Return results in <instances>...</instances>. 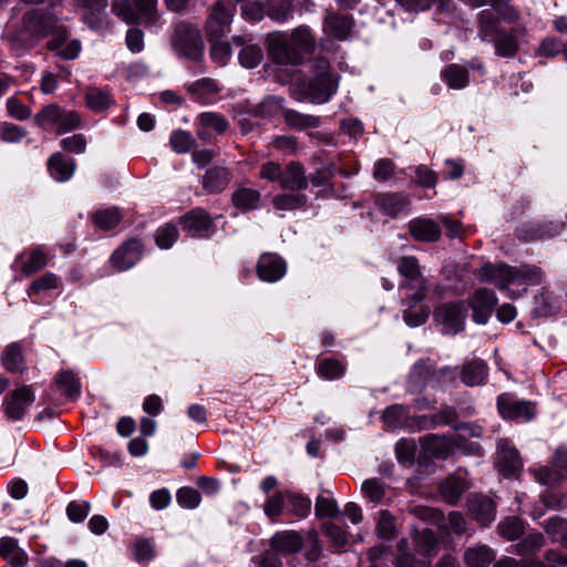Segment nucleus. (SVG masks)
<instances>
[{
    "instance_id": "52",
    "label": "nucleus",
    "mask_w": 567,
    "mask_h": 567,
    "mask_svg": "<svg viewBox=\"0 0 567 567\" xmlns=\"http://www.w3.org/2000/svg\"><path fill=\"white\" fill-rule=\"evenodd\" d=\"M178 237V229L175 225L166 224L165 226L157 229L155 234V240L158 247L167 249L173 246Z\"/></svg>"
},
{
    "instance_id": "40",
    "label": "nucleus",
    "mask_w": 567,
    "mask_h": 567,
    "mask_svg": "<svg viewBox=\"0 0 567 567\" xmlns=\"http://www.w3.org/2000/svg\"><path fill=\"white\" fill-rule=\"evenodd\" d=\"M307 200L303 194H279L274 197L272 204L278 210H293L303 207Z\"/></svg>"
},
{
    "instance_id": "36",
    "label": "nucleus",
    "mask_w": 567,
    "mask_h": 567,
    "mask_svg": "<svg viewBox=\"0 0 567 567\" xmlns=\"http://www.w3.org/2000/svg\"><path fill=\"white\" fill-rule=\"evenodd\" d=\"M406 11L419 12L427 10L432 3L437 4V9L443 12H450L454 4L452 0H396Z\"/></svg>"
},
{
    "instance_id": "39",
    "label": "nucleus",
    "mask_w": 567,
    "mask_h": 567,
    "mask_svg": "<svg viewBox=\"0 0 567 567\" xmlns=\"http://www.w3.org/2000/svg\"><path fill=\"white\" fill-rule=\"evenodd\" d=\"M56 385L68 398H76L81 392V384L71 371H63L56 377Z\"/></svg>"
},
{
    "instance_id": "20",
    "label": "nucleus",
    "mask_w": 567,
    "mask_h": 567,
    "mask_svg": "<svg viewBox=\"0 0 567 567\" xmlns=\"http://www.w3.org/2000/svg\"><path fill=\"white\" fill-rule=\"evenodd\" d=\"M375 204L385 215L396 217L408 209L410 200L402 194H379Z\"/></svg>"
},
{
    "instance_id": "42",
    "label": "nucleus",
    "mask_w": 567,
    "mask_h": 567,
    "mask_svg": "<svg viewBox=\"0 0 567 567\" xmlns=\"http://www.w3.org/2000/svg\"><path fill=\"white\" fill-rule=\"evenodd\" d=\"M473 7H482L485 4L491 6L498 16L503 17L506 21H514L517 18V12L508 4L507 0H466Z\"/></svg>"
},
{
    "instance_id": "41",
    "label": "nucleus",
    "mask_w": 567,
    "mask_h": 567,
    "mask_svg": "<svg viewBox=\"0 0 567 567\" xmlns=\"http://www.w3.org/2000/svg\"><path fill=\"white\" fill-rule=\"evenodd\" d=\"M544 528L554 542H559L567 546V522L564 518L559 516L550 517L544 524Z\"/></svg>"
},
{
    "instance_id": "51",
    "label": "nucleus",
    "mask_w": 567,
    "mask_h": 567,
    "mask_svg": "<svg viewBox=\"0 0 567 567\" xmlns=\"http://www.w3.org/2000/svg\"><path fill=\"white\" fill-rule=\"evenodd\" d=\"M406 409L399 404L386 408L382 414L383 421L392 427H399L403 425L406 421Z\"/></svg>"
},
{
    "instance_id": "18",
    "label": "nucleus",
    "mask_w": 567,
    "mask_h": 567,
    "mask_svg": "<svg viewBox=\"0 0 567 567\" xmlns=\"http://www.w3.org/2000/svg\"><path fill=\"white\" fill-rule=\"evenodd\" d=\"M468 512L482 526H488L495 519L494 502L484 495H474L468 501Z\"/></svg>"
},
{
    "instance_id": "37",
    "label": "nucleus",
    "mask_w": 567,
    "mask_h": 567,
    "mask_svg": "<svg viewBox=\"0 0 567 567\" xmlns=\"http://www.w3.org/2000/svg\"><path fill=\"white\" fill-rule=\"evenodd\" d=\"M260 193L252 188H239L233 194L234 205L244 210H250L258 207Z\"/></svg>"
},
{
    "instance_id": "31",
    "label": "nucleus",
    "mask_w": 567,
    "mask_h": 567,
    "mask_svg": "<svg viewBox=\"0 0 567 567\" xmlns=\"http://www.w3.org/2000/svg\"><path fill=\"white\" fill-rule=\"evenodd\" d=\"M494 558V551L486 545H475L464 551V560L470 567H486Z\"/></svg>"
},
{
    "instance_id": "15",
    "label": "nucleus",
    "mask_w": 567,
    "mask_h": 567,
    "mask_svg": "<svg viewBox=\"0 0 567 567\" xmlns=\"http://www.w3.org/2000/svg\"><path fill=\"white\" fill-rule=\"evenodd\" d=\"M181 225L193 237H200L212 229L213 220L207 212L195 208L181 218Z\"/></svg>"
},
{
    "instance_id": "46",
    "label": "nucleus",
    "mask_w": 567,
    "mask_h": 567,
    "mask_svg": "<svg viewBox=\"0 0 567 567\" xmlns=\"http://www.w3.org/2000/svg\"><path fill=\"white\" fill-rule=\"evenodd\" d=\"M122 216L117 208H107L104 210L96 212L93 216L95 225L103 229L110 230L118 225Z\"/></svg>"
},
{
    "instance_id": "28",
    "label": "nucleus",
    "mask_w": 567,
    "mask_h": 567,
    "mask_svg": "<svg viewBox=\"0 0 567 567\" xmlns=\"http://www.w3.org/2000/svg\"><path fill=\"white\" fill-rule=\"evenodd\" d=\"M233 42L237 47H241L238 59L244 68L254 69L261 62L264 54L258 45L245 44V41L241 37H234Z\"/></svg>"
},
{
    "instance_id": "9",
    "label": "nucleus",
    "mask_w": 567,
    "mask_h": 567,
    "mask_svg": "<svg viewBox=\"0 0 567 567\" xmlns=\"http://www.w3.org/2000/svg\"><path fill=\"white\" fill-rule=\"evenodd\" d=\"M34 399V393L30 386L24 385L12 391L4 401L7 416L14 421L22 419Z\"/></svg>"
},
{
    "instance_id": "34",
    "label": "nucleus",
    "mask_w": 567,
    "mask_h": 567,
    "mask_svg": "<svg viewBox=\"0 0 567 567\" xmlns=\"http://www.w3.org/2000/svg\"><path fill=\"white\" fill-rule=\"evenodd\" d=\"M408 308L403 311L404 322L412 328L419 327L429 318L430 310L427 307L413 301V295L408 298Z\"/></svg>"
},
{
    "instance_id": "49",
    "label": "nucleus",
    "mask_w": 567,
    "mask_h": 567,
    "mask_svg": "<svg viewBox=\"0 0 567 567\" xmlns=\"http://www.w3.org/2000/svg\"><path fill=\"white\" fill-rule=\"evenodd\" d=\"M361 489L364 496L374 504L380 503L385 495L383 483L377 478L365 480L362 483Z\"/></svg>"
},
{
    "instance_id": "48",
    "label": "nucleus",
    "mask_w": 567,
    "mask_h": 567,
    "mask_svg": "<svg viewBox=\"0 0 567 567\" xmlns=\"http://www.w3.org/2000/svg\"><path fill=\"white\" fill-rule=\"evenodd\" d=\"M86 103L91 110L101 112L110 106L111 97L105 91L100 89H90L86 93Z\"/></svg>"
},
{
    "instance_id": "25",
    "label": "nucleus",
    "mask_w": 567,
    "mask_h": 567,
    "mask_svg": "<svg viewBox=\"0 0 567 567\" xmlns=\"http://www.w3.org/2000/svg\"><path fill=\"white\" fill-rule=\"evenodd\" d=\"M231 174L227 168L213 167L203 176V187L209 193H218L224 190L229 184Z\"/></svg>"
},
{
    "instance_id": "16",
    "label": "nucleus",
    "mask_w": 567,
    "mask_h": 567,
    "mask_svg": "<svg viewBox=\"0 0 567 567\" xmlns=\"http://www.w3.org/2000/svg\"><path fill=\"white\" fill-rule=\"evenodd\" d=\"M280 187L288 190H303L308 187L305 166L299 162H289L281 172Z\"/></svg>"
},
{
    "instance_id": "43",
    "label": "nucleus",
    "mask_w": 567,
    "mask_h": 567,
    "mask_svg": "<svg viewBox=\"0 0 567 567\" xmlns=\"http://www.w3.org/2000/svg\"><path fill=\"white\" fill-rule=\"evenodd\" d=\"M317 371L320 377L327 380H333L344 374L346 365L336 359L326 358L319 362Z\"/></svg>"
},
{
    "instance_id": "32",
    "label": "nucleus",
    "mask_w": 567,
    "mask_h": 567,
    "mask_svg": "<svg viewBox=\"0 0 567 567\" xmlns=\"http://www.w3.org/2000/svg\"><path fill=\"white\" fill-rule=\"evenodd\" d=\"M487 375V368L484 361L474 359L463 365L461 379L466 385L481 384Z\"/></svg>"
},
{
    "instance_id": "8",
    "label": "nucleus",
    "mask_w": 567,
    "mask_h": 567,
    "mask_svg": "<svg viewBox=\"0 0 567 567\" xmlns=\"http://www.w3.org/2000/svg\"><path fill=\"white\" fill-rule=\"evenodd\" d=\"M467 307L465 302L458 301L446 303L439 307L435 312V319L443 326L444 332L456 334L464 329Z\"/></svg>"
},
{
    "instance_id": "17",
    "label": "nucleus",
    "mask_w": 567,
    "mask_h": 567,
    "mask_svg": "<svg viewBox=\"0 0 567 567\" xmlns=\"http://www.w3.org/2000/svg\"><path fill=\"white\" fill-rule=\"evenodd\" d=\"M409 231L415 240L426 243L439 240L442 234L439 224L429 218L412 219L409 223Z\"/></svg>"
},
{
    "instance_id": "24",
    "label": "nucleus",
    "mask_w": 567,
    "mask_h": 567,
    "mask_svg": "<svg viewBox=\"0 0 567 567\" xmlns=\"http://www.w3.org/2000/svg\"><path fill=\"white\" fill-rule=\"evenodd\" d=\"M301 536L296 532H280L272 536L271 547L282 554H292L301 549Z\"/></svg>"
},
{
    "instance_id": "63",
    "label": "nucleus",
    "mask_w": 567,
    "mask_h": 567,
    "mask_svg": "<svg viewBox=\"0 0 567 567\" xmlns=\"http://www.w3.org/2000/svg\"><path fill=\"white\" fill-rule=\"evenodd\" d=\"M210 54L220 65H225L231 55V47L228 42L212 40Z\"/></svg>"
},
{
    "instance_id": "62",
    "label": "nucleus",
    "mask_w": 567,
    "mask_h": 567,
    "mask_svg": "<svg viewBox=\"0 0 567 567\" xmlns=\"http://www.w3.org/2000/svg\"><path fill=\"white\" fill-rule=\"evenodd\" d=\"M315 509L319 517H334L339 513L337 502L323 496L317 498Z\"/></svg>"
},
{
    "instance_id": "14",
    "label": "nucleus",
    "mask_w": 567,
    "mask_h": 567,
    "mask_svg": "<svg viewBox=\"0 0 567 567\" xmlns=\"http://www.w3.org/2000/svg\"><path fill=\"white\" fill-rule=\"evenodd\" d=\"M257 274L262 281L276 282L286 274V262L276 254H264L258 259Z\"/></svg>"
},
{
    "instance_id": "23",
    "label": "nucleus",
    "mask_w": 567,
    "mask_h": 567,
    "mask_svg": "<svg viewBox=\"0 0 567 567\" xmlns=\"http://www.w3.org/2000/svg\"><path fill=\"white\" fill-rule=\"evenodd\" d=\"M441 79L452 90H462L470 83V72L461 64H450L441 71Z\"/></svg>"
},
{
    "instance_id": "10",
    "label": "nucleus",
    "mask_w": 567,
    "mask_h": 567,
    "mask_svg": "<svg viewBox=\"0 0 567 567\" xmlns=\"http://www.w3.org/2000/svg\"><path fill=\"white\" fill-rule=\"evenodd\" d=\"M142 256V244L137 239H130L121 245L111 256L110 261L117 271L132 268Z\"/></svg>"
},
{
    "instance_id": "44",
    "label": "nucleus",
    "mask_w": 567,
    "mask_h": 567,
    "mask_svg": "<svg viewBox=\"0 0 567 567\" xmlns=\"http://www.w3.org/2000/svg\"><path fill=\"white\" fill-rule=\"evenodd\" d=\"M498 533L507 540H514L524 533V524L518 517L512 516L503 519L497 526Z\"/></svg>"
},
{
    "instance_id": "50",
    "label": "nucleus",
    "mask_w": 567,
    "mask_h": 567,
    "mask_svg": "<svg viewBox=\"0 0 567 567\" xmlns=\"http://www.w3.org/2000/svg\"><path fill=\"white\" fill-rule=\"evenodd\" d=\"M169 143L176 153L185 154L194 146L195 140L188 132L176 131L171 135Z\"/></svg>"
},
{
    "instance_id": "54",
    "label": "nucleus",
    "mask_w": 567,
    "mask_h": 567,
    "mask_svg": "<svg viewBox=\"0 0 567 567\" xmlns=\"http://www.w3.org/2000/svg\"><path fill=\"white\" fill-rule=\"evenodd\" d=\"M58 284L59 278L52 272H47L31 284L28 289V295L34 296L42 290L54 289L58 287Z\"/></svg>"
},
{
    "instance_id": "55",
    "label": "nucleus",
    "mask_w": 567,
    "mask_h": 567,
    "mask_svg": "<svg viewBox=\"0 0 567 567\" xmlns=\"http://www.w3.org/2000/svg\"><path fill=\"white\" fill-rule=\"evenodd\" d=\"M48 264V257L41 249H35L31 252L30 258L22 266V271L25 275H32L43 269Z\"/></svg>"
},
{
    "instance_id": "26",
    "label": "nucleus",
    "mask_w": 567,
    "mask_h": 567,
    "mask_svg": "<svg viewBox=\"0 0 567 567\" xmlns=\"http://www.w3.org/2000/svg\"><path fill=\"white\" fill-rule=\"evenodd\" d=\"M493 10V8L484 9L478 13V37L487 42L501 32L498 30L499 19Z\"/></svg>"
},
{
    "instance_id": "3",
    "label": "nucleus",
    "mask_w": 567,
    "mask_h": 567,
    "mask_svg": "<svg viewBox=\"0 0 567 567\" xmlns=\"http://www.w3.org/2000/svg\"><path fill=\"white\" fill-rule=\"evenodd\" d=\"M59 19L43 9L29 10L23 14L20 25L11 34V42L22 48H31L50 33L59 31Z\"/></svg>"
},
{
    "instance_id": "19",
    "label": "nucleus",
    "mask_w": 567,
    "mask_h": 567,
    "mask_svg": "<svg viewBox=\"0 0 567 567\" xmlns=\"http://www.w3.org/2000/svg\"><path fill=\"white\" fill-rule=\"evenodd\" d=\"M0 555L11 567H25L29 560L27 553L20 548L18 540L13 537L0 539Z\"/></svg>"
},
{
    "instance_id": "56",
    "label": "nucleus",
    "mask_w": 567,
    "mask_h": 567,
    "mask_svg": "<svg viewBox=\"0 0 567 567\" xmlns=\"http://www.w3.org/2000/svg\"><path fill=\"white\" fill-rule=\"evenodd\" d=\"M27 134L24 128L12 123H3L0 126V138L6 143H19Z\"/></svg>"
},
{
    "instance_id": "59",
    "label": "nucleus",
    "mask_w": 567,
    "mask_h": 567,
    "mask_svg": "<svg viewBox=\"0 0 567 567\" xmlns=\"http://www.w3.org/2000/svg\"><path fill=\"white\" fill-rule=\"evenodd\" d=\"M377 530H378V535L384 539H390L391 537L394 536V533H395L394 518L389 512H386V511L380 512V518L377 524Z\"/></svg>"
},
{
    "instance_id": "60",
    "label": "nucleus",
    "mask_w": 567,
    "mask_h": 567,
    "mask_svg": "<svg viewBox=\"0 0 567 567\" xmlns=\"http://www.w3.org/2000/svg\"><path fill=\"white\" fill-rule=\"evenodd\" d=\"M91 511V504L89 502H71L66 507L68 517L73 523H82Z\"/></svg>"
},
{
    "instance_id": "13",
    "label": "nucleus",
    "mask_w": 567,
    "mask_h": 567,
    "mask_svg": "<svg viewBox=\"0 0 567 567\" xmlns=\"http://www.w3.org/2000/svg\"><path fill=\"white\" fill-rule=\"evenodd\" d=\"M497 466L505 476H511L522 468L518 451L511 441L502 439L497 443Z\"/></svg>"
},
{
    "instance_id": "57",
    "label": "nucleus",
    "mask_w": 567,
    "mask_h": 567,
    "mask_svg": "<svg viewBox=\"0 0 567 567\" xmlns=\"http://www.w3.org/2000/svg\"><path fill=\"white\" fill-rule=\"evenodd\" d=\"M177 502L181 506L193 509L200 503V494L193 487H182L176 495Z\"/></svg>"
},
{
    "instance_id": "30",
    "label": "nucleus",
    "mask_w": 567,
    "mask_h": 567,
    "mask_svg": "<svg viewBox=\"0 0 567 567\" xmlns=\"http://www.w3.org/2000/svg\"><path fill=\"white\" fill-rule=\"evenodd\" d=\"M83 10V19L91 28L100 25V16L107 7V0H74Z\"/></svg>"
},
{
    "instance_id": "4",
    "label": "nucleus",
    "mask_w": 567,
    "mask_h": 567,
    "mask_svg": "<svg viewBox=\"0 0 567 567\" xmlns=\"http://www.w3.org/2000/svg\"><path fill=\"white\" fill-rule=\"evenodd\" d=\"M320 72L311 80H305L297 84L293 90V99L303 102L309 101L313 104H322L337 91V80L329 72L326 61L319 62Z\"/></svg>"
},
{
    "instance_id": "6",
    "label": "nucleus",
    "mask_w": 567,
    "mask_h": 567,
    "mask_svg": "<svg viewBox=\"0 0 567 567\" xmlns=\"http://www.w3.org/2000/svg\"><path fill=\"white\" fill-rule=\"evenodd\" d=\"M396 268L399 274L409 280V282L401 284L402 289H413V284H416V290L413 293V301L421 302L427 292V281L422 276L421 268L417 259L414 256H402L399 258Z\"/></svg>"
},
{
    "instance_id": "22",
    "label": "nucleus",
    "mask_w": 567,
    "mask_h": 567,
    "mask_svg": "<svg viewBox=\"0 0 567 567\" xmlns=\"http://www.w3.org/2000/svg\"><path fill=\"white\" fill-rule=\"evenodd\" d=\"M467 488L468 483L461 473L450 475L440 487L442 496L451 504H455Z\"/></svg>"
},
{
    "instance_id": "27",
    "label": "nucleus",
    "mask_w": 567,
    "mask_h": 567,
    "mask_svg": "<svg viewBox=\"0 0 567 567\" xmlns=\"http://www.w3.org/2000/svg\"><path fill=\"white\" fill-rule=\"evenodd\" d=\"M513 32L514 33L499 32L489 41L494 43L495 51L498 55L503 58H512L518 51V42L515 34H520L524 30L514 29Z\"/></svg>"
},
{
    "instance_id": "58",
    "label": "nucleus",
    "mask_w": 567,
    "mask_h": 567,
    "mask_svg": "<svg viewBox=\"0 0 567 567\" xmlns=\"http://www.w3.org/2000/svg\"><path fill=\"white\" fill-rule=\"evenodd\" d=\"M198 120L204 127L214 130L219 134L224 133L228 126L226 120L223 116L212 112L200 114Z\"/></svg>"
},
{
    "instance_id": "33",
    "label": "nucleus",
    "mask_w": 567,
    "mask_h": 567,
    "mask_svg": "<svg viewBox=\"0 0 567 567\" xmlns=\"http://www.w3.org/2000/svg\"><path fill=\"white\" fill-rule=\"evenodd\" d=\"M413 540L414 550L417 555L431 556L436 554L439 544L434 533L431 529L424 528L420 532H416Z\"/></svg>"
},
{
    "instance_id": "47",
    "label": "nucleus",
    "mask_w": 567,
    "mask_h": 567,
    "mask_svg": "<svg viewBox=\"0 0 567 567\" xmlns=\"http://www.w3.org/2000/svg\"><path fill=\"white\" fill-rule=\"evenodd\" d=\"M61 107L56 104H49L44 106L34 116L35 124L42 130H47L56 124V118L60 116Z\"/></svg>"
},
{
    "instance_id": "35",
    "label": "nucleus",
    "mask_w": 567,
    "mask_h": 567,
    "mask_svg": "<svg viewBox=\"0 0 567 567\" xmlns=\"http://www.w3.org/2000/svg\"><path fill=\"white\" fill-rule=\"evenodd\" d=\"M285 123L293 130L315 128L320 124V117L302 114L293 110L284 111Z\"/></svg>"
},
{
    "instance_id": "29",
    "label": "nucleus",
    "mask_w": 567,
    "mask_h": 567,
    "mask_svg": "<svg viewBox=\"0 0 567 567\" xmlns=\"http://www.w3.org/2000/svg\"><path fill=\"white\" fill-rule=\"evenodd\" d=\"M352 22L348 16L330 14L326 18L323 30L328 35L338 40L347 39L351 31Z\"/></svg>"
},
{
    "instance_id": "5",
    "label": "nucleus",
    "mask_w": 567,
    "mask_h": 567,
    "mask_svg": "<svg viewBox=\"0 0 567 567\" xmlns=\"http://www.w3.org/2000/svg\"><path fill=\"white\" fill-rule=\"evenodd\" d=\"M172 44L176 51L189 60L197 61L203 55L202 35L194 25L177 23L172 35Z\"/></svg>"
},
{
    "instance_id": "21",
    "label": "nucleus",
    "mask_w": 567,
    "mask_h": 567,
    "mask_svg": "<svg viewBox=\"0 0 567 567\" xmlns=\"http://www.w3.org/2000/svg\"><path fill=\"white\" fill-rule=\"evenodd\" d=\"M75 162L65 158L61 153H54L48 161V169L50 175L56 182L69 181L75 172Z\"/></svg>"
},
{
    "instance_id": "12",
    "label": "nucleus",
    "mask_w": 567,
    "mask_h": 567,
    "mask_svg": "<svg viewBox=\"0 0 567 567\" xmlns=\"http://www.w3.org/2000/svg\"><path fill=\"white\" fill-rule=\"evenodd\" d=\"M499 413L506 419H523L528 421L535 414L534 405L528 401H519L508 394H502L497 399Z\"/></svg>"
},
{
    "instance_id": "1",
    "label": "nucleus",
    "mask_w": 567,
    "mask_h": 567,
    "mask_svg": "<svg viewBox=\"0 0 567 567\" xmlns=\"http://www.w3.org/2000/svg\"><path fill=\"white\" fill-rule=\"evenodd\" d=\"M267 41L269 55L279 64L298 65L315 48V38L305 27L296 28L290 35L274 32Z\"/></svg>"
},
{
    "instance_id": "11",
    "label": "nucleus",
    "mask_w": 567,
    "mask_h": 567,
    "mask_svg": "<svg viewBox=\"0 0 567 567\" xmlns=\"http://www.w3.org/2000/svg\"><path fill=\"white\" fill-rule=\"evenodd\" d=\"M497 302L496 295L493 290L481 288L474 292L471 298V308L473 310V319L476 323L485 324Z\"/></svg>"
},
{
    "instance_id": "45",
    "label": "nucleus",
    "mask_w": 567,
    "mask_h": 567,
    "mask_svg": "<svg viewBox=\"0 0 567 567\" xmlns=\"http://www.w3.org/2000/svg\"><path fill=\"white\" fill-rule=\"evenodd\" d=\"M2 362L8 371H21L23 369L21 348L17 343L8 346L3 352Z\"/></svg>"
},
{
    "instance_id": "64",
    "label": "nucleus",
    "mask_w": 567,
    "mask_h": 567,
    "mask_svg": "<svg viewBox=\"0 0 567 567\" xmlns=\"http://www.w3.org/2000/svg\"><path fill=\"white\" fill-rule=\"evenodd\" d=\"M415 563V557L409 550V542L406 539H401L396 546V558L395 566L396 567H413Z\"/></svg>"
},
{
    "instance_id": "61",
    "label": "nucleus",
    "mask_w": 567,
    "mask_h": 567,
    "mask_svg": "<svg viewBox=\"0 0 567 567\" xmlns=\"http://www.w3.org/2000/svg\"><path fill=\"white\" fill-rule=\"evenodd\" d=\"M544 545V537L540 533H533L525 537L518 545L517 550L520 555H528L540 549Z\"/></svg>"
},
{
    "instance_id": "53",
    "label": "nucleus",
    "mask_w": 567,
    "mask_h": 567,
    "mask_svg": "<svg viewBox=\"0 0 567 567\" xmlns=\"http://www.w3.org/2000/svg\"><path fill=\"white\" fill-rule=\"evenodd\" d=\"M112 9L114 13L126 23L132 24L138 22V13L133 8L131 0H115Z\"/></svg>"
},
{
    "instance_id": "38",
    "label": "nucleus",
    "mask_w": 567,
    "mask_h": 567,
    "mask_svg": "<svg viewBox=\"0 0 567 567\" xmlns=\"http://www.w3.org/2000/svg\"><path fill=\"white\" fill-rule=\"evenodd\" d=\"M559 309L557 298L548 290H543L535 297L534 311L542 317H548L556 313Z\"/></svg>"
},
{
    "instance_id": "7",
    "label": "nucleus",
    "mask_w": 567,
    "mask_h": 567,
    "mask_svg": "<svg viewBox=\"0 0 567 567\" xmlns=\"http://www.w3.org/2000/svg\"><path fill=\"white\" fill-rule=\"evenodd\" d=\"M234 13V4L223 1L214 3L206 20V33L210 40H220L230 31Z\"/></svg>"
},
{
    "instance_id": "2",
    "label": "nucleus",
    "mask_w": 567,
    "mask_h": 567,
    "mask_svg": "<svg viewBox=\"0 0 567 567\" xmlns=\"http://www.w3.org/2000/svg\"><path fill=\"white\" fill-rule=\"evenodd\" d=\"M483 282H493L501 289L509 285H538L543 280V271L533 265L512 267L505 262L484 264L477 271Z\"/></svg>"
}]
</instances>
